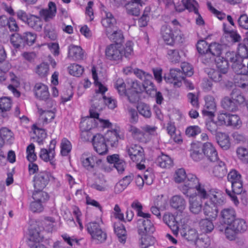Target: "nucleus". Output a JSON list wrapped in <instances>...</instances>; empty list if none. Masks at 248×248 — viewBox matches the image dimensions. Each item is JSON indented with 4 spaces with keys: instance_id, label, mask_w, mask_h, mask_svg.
Here are the masks:
<instances>
[{
    "instance_id": "nucleus-1",
    "label": "nucleus",
    "mask_w": 248,
    "mask_h": 248,
    "mask_svg": "<svg viewBox=\"0 0 248 248\" xmlns=\"http://www.w3.org/2000/svg\"><path fill=\"white\" fill-rule=\"evenodd\" d=\"M46 173L41 172L34 178V186L35 189L32 195V198L34 200L30 204V209L33 213H40L44 209L42 204L45 201V196H46V193L43 192L42 190L46 186Z\"/></svg>"
},
{
    "instance_id": "nucleus-2",
    "label": "nucleus",
    "mask_w": 248,
    "mask_h": 248,
    "mask_svg": "<svg viewBox=\"0 0 248 248\" xmlns=\"http://www.w3.org/2000/svg\"><path fill=\"white\" fill-rule=\"evenodd\" d=\"M133 53V43L131 41L127 42L125 47H123L119 44H111L106 48V58L111 61H119L123 57L129 58Z\"/></svg>"
},
{
    "instance_id": "nucleus-3",
    "label": "nucleus",
    "mask_w": 248,
    "mask_h": 248,
    "mask_svg": "<svg viewBox=\"0 0 248 248\" xmlns=\"http://www.w3.org/2000/svg\"><path fill=\"white\" fill-rule=\"evenodd\" d=\"M246 99L237 89H234L230 93V97L225 96L221 101L222 107L229 111L235 112L238 110L240 105L245 102Z\"/></svg>"
},
{
    "instance_id": "nucleus-4",
    "label": "nucleus",
    "mask_w": 248,
    "mask_h": 248,
    "mask_svg": "<svg viewBox=\"0 0 248 248\" xmlns=\"http://www.w3.org/2000/svg\"><path fill=\"white\" fill-rule=\"evenodd\" d=\"M36 38V35L31 32L15 33L11 35L10 42L15 48L20 49L26 45L32 46L34 43Z\"/></svg>"
},
{
    "instance_id": "nucleus-5",
    "label": "nucleus",
    "mask_w": 248,
    "mask_h": 248,
    "mask_svg": "<svg viewBox=\"0 0 248 248\" xmlns=\"http://www.w3.org/2000/svg\"><path fill=\"white\" fill-rule=\"evenodd\" d=\"M36 38V35L31 32L15 33L11 35L10 42L15 48L20 49L26 45L32 46L34 43Z\"/></svg>"
},
{
    "instance_id": "nucleus-6",
    "label": "nucleus",
    "mask_w": 248,
    "mask_h": 248,
    "mask_svg": "<svg viewBox=\"0 0 248 248\" xmlns=\"http://www.w3.org/2000/svg\"><path fill=\"white\" fill-rule=\"evenodd\" d=\"M46 233L45 229L39 225L31 226L29 230V246L31 248H46L45 245L41 244Z\"/></svg>"
},
{
    "instance_id": "nucleus-7",
    "label": "nucleus",
    "mask_w": 248,
    "mask_h": 248,
    "mask_svg": "<svg viewBox=\"0 0 248 248\" xmlns=\"http://www.w3.org/2000/svg\"><path fill=\"white\" fill-rule=\"evenodd\" d=\"M238 54L234 51H228L225 53L224 59L232 63L237 60L238 57H242L248 58V31L246 33V37L243 42L239 44L238 48Z\"/></svg>"
},
{
    "instance_id": "nucleus-8",
    "label": "nucleus",
    "mask_w": 248,
    "mask_h": 248,
    "mask_svg": "<svg viewBox=\"0 0 248 248\" xmlns=\"http://www.w3.org/2000/svg\"><path fill=\"white\" fill-rule=\"evenodd\" d=\"M88 232L93 239L97 241L98 243H102L107 239V234L103 232L98 223L94 221L88 223L86 225Z\"/></svg>"
},
{
    "instance_id": "nucleus-9",
    "label": "nucleus",
    "mask_w": 248,
    "mask_h": 248,
    "mask_svg": "<svg viewBox=\"0 0 248 248\" xmlns=\"http://www.w3.org/2000/svg\"><path fill=\"white\" fill-rule=\"evenodd\" d=\"M200 183L199 179L195 175L189 173L186 175L184 184L180 185L179 188L184 194L188 196L191 194L189 191L194 189Z\"/></svg>"
},
{
    "instance_id": "nucleus-10",
    "label": "nucleus",
    "mask_w": 248,
    "mask_h": 248,
    "mask_svg": "<svg viewBox=\"0 0 248 248\" xmlns=\"http://www.w3.org/2000/svg\"><path fill=\"white\" fill-rule=\"evenodd\" d=\"M80 161L83 167L89 171L96 170L102 161L101 159H97L95 156L85 153L81 155Z\"/></svg>"
},
{
    "instance_id": "nucleus-11",
    "label": "nucleus",
    "mask_w": 248,
    "mask_h": 248,
    "mask_svg": "<svg viewBox=\"0 0 248 248\" xmlns=\"http://www.w3.org/2000/svg\"><path fill=\"white\" fill-rule=\"evenodd\" d=\"M92 107L90 110V114L92 117L98 119L99 112L103 109L104 106V99L102 94H97L92 100Z\"/></svg>"
},
{
    "instance_id": "nucleus-12",
    "label": "nucleus",
    "mask_w": 248,
    "mask_h": 248,
    "mask_svg": "<svg viewBox=\"0 0 248 248\" xmlns=\"http://www.w3.org/2000/svg\"><path fill=\"white\" fill-rule=\"evenodd\" d=\"M164 78L167 82L173 83L174 86L180 87L182 81L185 79L184 73L179 69H171L170 74L164 76Z\"/></svg>"
},
{
    "instance_id": "nucleus-13",
    "label": "nucleus",
    "mask_w": 248,
    "mask_h": 248,
    "mask_svg": "<svg viewBox=\"0 0 248 248\" xmlns=\"http://www.w3.org/2000/svg\"><path fill=\"white\" fill-rule=\"evenodd\" d=\"M92 142L94 150L99 155H103L107 154V146L105 139L102 135L97 134L93 136Z\"/></svg>"
},
{
    "instance_id": "nucleus-14",
    "label": "nucleus",
    "mask_w": 248,
    "mask_h": 248,
    "mask_svg": "<svg viewBox=\"0 0 248 248\" xmlns=\"http://www.w3.org/2000/svg\"><path fill=\"white\" fill-rule=\"evenodd\" d=\"M126 151L133 161L141 162L144 159V150L140 145H132L130 147L126 148Z\"/></svg>"
},
{
    "instance_id": "nucleus-15",
    "label": "nucleus",
    "mask_w": 248,
    "mask_h": 248,
    "mask_svg": "<svg viewBox=\"0 0 248 248\" xmlns=\"http://www.w3.org/2000/svg\"><path fill=\"white\" fill-rule=\"evenodd\" d=\"M177 32L173 31L171 28L167 25H164L161 28V34L167 44L173 45L177 37Z\"/></svg>"
},
{
    "instance_id": "nucleus-16",
    "label": "nucleus",
    "mask_w": 248,
    "mask_h": 248,
    "mask_svg": "<svg viewBox=\"0 0 248 248\" xmlns=\"http://www.w3.org/2000/svg\"><path fill=\"white\" fill-rule=\"evenodd\" d=\"M232 190L226 188V192L231 198L235 205L239 203V201L235 195L240 194L243 191V184L242 180L231 185Z\"/></svg>"
},
{
    "instance_id": "nucleus-17",
    "label": "nucleus",
    "mask_w": 248,
    "mask_h": 248,
    "mask_svg": "<svg viewBox=\"0 0 248 248\" xmlns=\"http://www.w3.org/2000/svg\"><path fill=\"white\" fill-rule=\"evenodd\" d=\"M139 233L140 235L152 233L155 229L153 223L149 219H140L138 220Z\"/></svg>"
},
{
    "instance_id": "nucleus-18",
    "label": "nucleus",
    "mask_w": 248,
    "mask_h": 248,
    "mask_svg": "<svg viewBox=\"0 0 248 248\" xmlns=\"http://www.w3.org/2000/svg\"><path fill=\"white\" fill-rule=\"evenodd\" d=\"M203 145L202 142L193 143L191 144L190 150V156L196 162L202 160L203 157Z\"/></svg>"
},
{
    "instance_id": "nucleus-19",
    "label": "nucleus",
    "mask_w": 248,
    "mask_h": 248,
    "mask_svg": "<svg viewBox=\"0 0 248 248\" xmlns=\"http://www.w3.org/2000/svg\"><path fill=\"white\" fill-rule=\"evenodd\" d=\"M182 5H175V9L179 12H181L186 9L189 12H194L195 14H199L198 9L196 7L198 3L195 0H182Z\"/></svg>"
},
{
    "instance_id": "nucleus-20",
    "label": "nucleus",
    "mask_w": 248,
    "mask_h": 248,
    "mask_svg": "<svg viewBox=\"0 0 248 248\" xmlns=\"http://www.w3.org/2000/svg\"><path fill=\"white\" fill-rule=\"evenodd\" d=\"M202 202L196 196H190L189 199V209L193 214H199L202 212Z\"/></svg>"
},
{
    "instance_id": "nucleus-21",
    "label": "nucleus",
    "mask_w": 248,
    "mask_h": 248,
    "mask_svg": "<svg viewBox=\"0 0 248 248\" xmlns=\"http://www.w3.org/2000/svg\"><path fill=\"white\" fill-rule=\"evenodd\" d=\"M203 155L206 156L208 159L211 162H215L217 160L218 156L216 150L210 142H206L202 144Z\"/></svg>"
},
{
    "instance_id": "nucleus-22",
    "label": "nucleus",
    "mask_w": 248,
    "mask_h": 248,
    "mask_svg": "<svg viewBox=\"0 0 248 248\" xmlns=\"http://www.w3.org/2000/svg\"><path fill=\"white\" fill-rule=\"evenodd\" d=\"M102 24L106 28V32L116 29L117 21L111 13L106 12V17L102 20Z\"/></svg>"
},
{
    "instance_id": "nucleus-23",
    "label": "nucleus",
    "mask_w": 248,
    "mask_h": 248,
    "mask_svg": "<svg viewBox=\"0 0 248 248\" xmlns=\"http://www.w3.org/2000/svg\"><path fill=\"white\" fill-rule=\"evenodd\" d=\"M235 212L233 208L224 209L221 212V221L229 225L235 219Z\"/></svg>"
},
{
    "instance_id": "nucleus-24",
    "label": "nucleus",
    "mask_w": 248,
    "mask_h": 248,
    "mask_svg": "<svg viewBox=\"0 0 248 248\" xmlns=\"http://www.w3.org/2000/svg\"><path fill=\"white\" fill-rule=\"evenodd\" d=\"M82 49L78 46L70 45L68 48V57L73 60L78 61L83 59Z\"/></svg>"
},
{
    "instance_id": "nucleus-25",
    "label": "nucleus",
    "mask_w": 248,
    "mask_h": 248,
    "mask_svg": "<svg viewBox=\"0 0 248 248\" xmlns=\"http://www.w3.org/2000/svg\"><path fill=\"white\" fill-rule=\"evenodd\" d=\"M163 220L171 230L173 234L177 235L179 231V224L174 216L169 214H165L163 216Z\"/></svg>"
},
{
    "instance_id": "nucleus-26",
    "label": "nucleus",
    "mask_w": 248,
    "mask_h": 248,
    "mask_svg": "<svg viewBox=\"0 0 248 248\" xmlns=\"http://www.w3.org/2000/svg\"><path fill=\"white\" fill-rule=\"evenodd\" d=\"M106 34L110 40L115 43V44L121 45L124 39L122 31L119 30L118 27L110 30L109 33L106 32Z\"/></svg>"
},
{
    "instance_id": "nucleus-27",
    "label": "nucleus",
    "mask_w": 248,
    "mask_h": 248,
    "mask_svg": "<svg viewBox=\"0 0 248 248\" xmlns=\"http://www.w3.org/2000/svg\"><path fill=\"white\" fill-rule=\"evenodd\" d=\"M27 24L34 30L40 31L43 28V21L40 17L31 15L29 16Z\"/></svg>"
},
{
    "instance_id": "nucleus-28",
    "label": "nucleus",
    "mask_w": 248,
    "mask_h": 248,
    "mask_svg": "<svg viewBox=\"0 0 248 248\" xmlns=\"http://www.w3.org/2000/svg\"><path fill=\"white\" fill-rule=\"evenodd\" d=\"M141 0H131V3H129L126 7V11L128 14L138 16L140 13L139 5H142Z\"/></svg>"
},
{
    "instance_id": "nucleus-29",
    "label": "nucleus",
    "mask_w": 248,
    "mask_h": 248,
    "mask_svg": "<svg viewBox=\"0 0 248 248\" xmlns=\"http://www.w3.org/2000/svg\"><path fill=\"white\" fill-rule=\"evenodd\" d=\"M171 206L180 211L185 209L186 202L185 199L180 195H175L170 200Z\"/></svg>"
},
{
    "instance_id": "nucleus-30",
    "label": "nucleus",
    "mask_w": 248,
    "mask_h": 248,
    "mask_svg": "<svg viewBox=\"0 0 248 248\" xmlns=\"http://www.w3.org/2000/svg\"><path fill=\"white\" fill-rule=\"evenodd\" d=\"M243 58H244L241 56L238 57L237 60L232 63V69L237 75H241L248 73V71H246V66L242 62Z\"/></svg>"
},
{
    "instance_id": "nucleus-31",
    "label": "nucleus",
    "mask_w": 248,
    "mask_h": 248,
    "mask_svg": "<svg viewBox=\"0 0 248 248\" xmlns=\"http://www.w3.org/2000/svg\"><path fill=\"white\" fill-rule=\"evenodd\" d=\"M217 140L218 145L224 150L229 149L231 146L229 137L228 135L223 133H218L217 136Z\"/></svg>"
},
{
    "instance_id": "nucleus-32",
    "label": "nucleus",
    "mask_w": 248,
    "mask_h": 248,
    "mask_svg": "<svg viewBox=\"0 0 248 248\" xmlns=\"http://www.w3.org/2000/svg\"><path fill=\"white\" fill-rule=\"evenodd\" d=\"M114 230L119 242L124 244L126 241V231L124 226L120 222L115 223L114 224Z\"/></svg>"
},
{
    "instance_id": "nucleus-33",
    "label": "nucleus",
    "mask_w": 248,
    "mask_h": 248,
    "mask_svg": "<svg viewBox=\"0 0 248 248\" xmlns=\"http://www.w3.org/2000/svg\"><path fill=\"white\" fill-rule=\"evenodd\" d=\"M217 68L223 74H226L228 71L229 65L227 60H225L224 58L222 57H216L215 59Z\"/></svg>"
},
{
    "instance_id": "nucleus-34",
    "label": "nucleus",
    "mask_w": 248,
    "mask_h": 248,
    "mask_svg": "<svg viewBox=\"0 0 248 248\" xmlns=\"http://www.w3.org/2000/svg\"><path fill=\"white\" fill-rule=\"evenodd\" d=\"M32 129L33 133L37 136V141L39 144H43L46 137V133L44 129L39 128L36 124H33L32 126Z\"/></svg>"
},
{
    "instance_id": "nucleus-35",
    "label": "nucleus",
    "mask_w": 248,
    "mask_h": 248,
    "mask_svg": "<svg viewBox=\"0 0 248 248\" xmlns=\"http://www.w3.org/2000/svg\"><path fill=\"white\" fill-rule=\"evenodd\" d=\"M199 225L201 231L204 233L210 232L214 228V226L212 220L208 218L201 219L199 221Z\"/></svg>"
},
{
    "instance_id": "nucleus-36",
    "label": "nucleus",
    "mask_w": 248,
    "mask_h": 248,
    "mask_svg": "<svg viewBox=\"0 0 248 248\" xmlns=\"http://www.w3.org/2000/svg\"><path fill=\"white\" fill-rule=\"evenodd\" d=\"M204 214L211 219H216L217 216L218 209L214 204H206L203 209Z\"/></svg>"
},
{
    "instance_id": "nucleus-37",
    "label": "nucleus",
    "mask_w": 248,
    "mask_h": 248,
    "mask_svg": "<svg viewBox=\"0 0 248 248\" xmlns=\"http://www.w3.org/2000/svg\"><path fill=\"white\" fill-rule=\"evenodd\" d=\"M93 118H94L92 117L90 115V117H87L80 123V126L84 130L83 133H85L88 134L89 130L95 127L96 123L95 120Z\"/></svg>"
},
{
    "instance_id": "nucleus-38",
    "label": "nucleus",
    "mask_w": 248,
    "mask_h": 248,
    "mask_svg": "<svg viewBox=\"0 0 248 248\" xmlns=\"http://www.w3.org/2000/svg\"><path fill=\"white\" fill-rule=\"evenodd\" d=\"M35 94L40 100H46V86L41 83H37L35 86Z\"/></svg>"
},
{
    "instance_id": "nucleus-39",
    "label": "nucleus",
    "mask_w": 248,
    "mask_h": 248,
    "mask_svg": "<svg viewBox=\"0 0 248 248\" xmlns=\"http://www.w3.org/2000/svg\"><path fill=\"white\" fill-rule=\"evenodd\" d=\"M233 229H234L239 233L243 232L246 231L247 226L244 220L240 218H235L230 224Z\"/></svg>"
},
{
    "instance_id": "nucleus-40",
    "label": "nucleus",
    "mask_w": 248,
    "mask_h": 248,
    "mask_svg": "<svg viewBox=\"0 0 248 248\" xmlns=\"http://www.w3.org/2000/svg\"><path fill=\"white\" fill-rule=\"evenodd\" d=\"M156 162L160 167L163 168H170L172 164L171 158L168 155L164 154L157 158Z\"/></svg>"
},
{
    "instance_id": "nucleus-41",
    "label": "nucleus",
    "mask_w": 248,
    "mask_h": 248,
    "mask_svg": "<svg viewBox=\"0 0 248 248\" xmlns=\"http://www.w3.org/2000/svg\"><path fill=\"white\" fill-rule=\"evenodd\" d=\"M137 108L139 113L144 117L149 118L151 116V108L147 104L142 102L139 103Z\"/></svg>"
},
{
    "instance_id": "nucleus-42",
    "label": "nucleus",
    "mask_w": 248,
    "mask_h": 248,
    "mask_svg": "<svg viewBox=\"0 0 248 248\" xmlns=\"http://www.w3.org/2000/svg\"><path fill=\"white\" fill-rule=\"evenodd\" d=\"M204 108L202 110V113L204 115L209 116L210 117L214 116V110L216 106L215 102L212 100L209 101L206 100Z\"/></svg>"
},
{
    "instance_id": "nucleus-43",
    "label": "nucleus",
    "mask_w": 248,
    "mask_h": 248,
    "mask_svg": "<svg viewBox=\"0 0 248 248\" xmlns=\"http://www.w3.org/2000/svg\"><path fill=\"white\" fill-rule=\"evenodd\" d=\"M237 156L243 163H248V148L244 146L238 147L236 151Z\"/></svg>"
},
{
    "instance_id": "nucleus-44",
    "label": "nucleus",
    "mask_w": 248,
    "mask_h": 248,
    "mask_svg": "<svg viewBox=\"0 0 248 248\" xmlns=\"http://www.w3.org/2000/svg\"><path fill=\"white\" fill-rule=\"evenodd\" d=\"M129 90L140 93L143 91H145L147 94L151 95V93L150 92V87L146 86L145 84H142L141 85L140 83L137 82V81L132 82L131 88L129 89Z\"/></svg>"
},
{
    "instance_id": "nucleus-45",
    "label": "nucleus",
    "mask_w": 248,
    "mask_h": 248,
    "mask_svg": "<svg viewBox=\"0 0 248 248\" xmlns=\"http://www.w3.org/2000/svg\"><path fill=\"white\" fill-rule=\"evenodd\" d=\"M226 172L225 164L222 161H219L214 168L213 173L216 177L222 178L225 175Z\"/></svg>"
},
{
    "instance_id": "nucleus-46",
    "label": "nucleus",
    "mask_w": 248,
    "mask_h": 248,
    "mask_svg": "<svg viewBox=\"0 0 248 248\" xmlns=\"http://www.w3.org/2000/svg\"><path fill=\"white\" fill-rule=\"evenodd\" d=\"M61 153L63 156H66L71 152L72 146L70 142L65 138L62 140Z\"/></svg>"
},
{
    "instance_id": "nucleus-47",
    "label": "nucleus",
    "mask_w": 248,
    "mask_h": 248,
    "mask_svg": "<svg viewBox=\"0 0 248 248\" xmlns=\"http://www.w3.org/2000/svg\"><path fill=\"white\" fill-rule=\"evenodd\" d=\"M69 73L70 75L76 77H79L83 72L84 69L77 64H72L68 67Z\"/></svg>"
},
{
    "instance_id": "nucleus-48",
    "label": "nucleus",
    "mask_w": 248,
    "mask_h": 248,
    "mask_svg": "<svg viewBox=\"0 0 248 248\" xmlns=\"http://www.w3.org/2000/svg\"><path fill=\"white\" fill-rule=\"evenodd\" d=\"M196 190V196L200 199H206L209 198L210 194H209L207 191L204 188L203 185L200 183L195 188Z\"/></svg>"
},
{
    "instance_id": "nucleus-49",
    "label": "nucleus",
    "mask_w": 248,
    "mask_h": 248,
    "mask_svg": "<svg viewBox=\"0 0 248 248\" xmlns=\"http://www.w3.org/2000/svg\"><path fill=\"white\" fill-rule=\"evenodd\" d=\"M181 235L182 237L188 241H194L197 238V234L194 229L188 230L186 232L185 231H181Z\"/></svg>"
},
{
    "instance_id": "nucleus-50",
    "label": "nucleus",
    "mask_w": 248,
    "mask_h": 248,
    "mask_svg": "<svg viewBox=\"0 0 248 248\" xmlns=\"http://www.w3.org/2000/svg\"><path fill=\"white\" fill-rule=\"evenodd\" d=\"M209 52L213 57H219L221 54L222 46L216 43L211 44L209 45Z\"/></svg>"
},
{
    "instance_id": "nucleus-51",
    "label": "nucleus",
    "mask_w": 248,
    "mask_h": 248,
    "mask_svg": "<svg viewBox=\"0 0 248 248\" xmlns=\"http://www.w3.org/2000/svg\"><path fill=\"white\" fill-rule=\"evenodd\" d=\"M12 106V101L10 98L3 97L0 98V110L1 112L9 111Z\"/></svg>"
},
{
    "instance_id": "nucleus-52",
    "label": "nucleus",
    "mask_w": 248,
    "mask_h": 248,
    "mask_svg": "<svg viewBox=\"0 0 248 248\" xmlns=\"http://www.w3.org/2000/svg\"><path fill=\"white\" fill-rule=\"evenodd\" d=\"M0 136L5 141L10 143L13 139V133L11 130L2 127L0 130Z\"/></svg>"
},
{
    "instance_id": "nucleus-53",
    "label": "nucleus",
    "mask_w": 248,
    "mask_h": 248,
    "mask_svg": "<svg viewBox=\"0 0 248 248\" xmlns=\"http://www.w3.org/2000/svg\"><path fill=\"white\" fill-rule=\"evenodd\" d=\"M35 146L34 144L31 143L26 149L27 158L30 162H33L37 158L34 153Z\"/></svg>"
},
{
    "instance_id": "nucleus-54",
    "label": "nucleus",
    "mask_w": 248,
    "mask_h": 248,
    "mask_svg": "<svg viewBox=\"0 0 248 248\" xmlns=\"http://www.w3.org/2000/svg\"><path fill=\"white\" fill-rule=\"evenodd\" d=\"M239 233L234 229L232 228L230 225H227L225 228V234L226 238L230 240H234L237 237V235Z\"/></svg>"
},
{
    "instance_id": "nucleus-55",
    "label": "nucleus",
    "mask_w": 248,
    "mask_h": 248,
    "mask_svg": "<svg viewBox=\"0 0 248 248\" xmlns=\"http://www.w3.org/2000/svg\"><path fill=\"white\" fill-rule=\"evenodd\" d=\"M140 246L141 248H147L154 243V238L146 234L141 235Z\"/></svg>"
},
{
    "instance_id": "nucleus-56",
    "label": "nucleus",
    "mask_w": 248,
    "mask_h": 248,
    "mask_svg": "<svg viewBox=\"0 0 248 248\" xmlns=\"http://www.w3.org/2000/svg\"><path fill=\"white\" fill-rule=\"evenodd\" d=\"M228 181L232 184L240 181L242 180L241 174L236 170H232L228 174Z\"/></svg>"
},
{
    "instance_id": "nucleus-57",
    "label": "nucleus",
    "mask_w": 248,
    "mask_h": 248,
    "mask_svg": "<svg viewBox=\"0 0 248 248\" xmlns=\"http://www.w3.org/2000/svg\"><path fill=\"white\" fill-rule=\"evenodd\" d=\"M57 8L55 3L50 1L47 7V22L50 19H53L56 16Z\"/></svg>"
},
{
    "instance_id": "nucleus-58",
    "label": "nucleus",
    "mask_w": 248,
    "mask_h": 248,
    "mask_svg": "<svg viewBox=\"0 0 248 248\" xmlns=\"http://www.w3.org/2000/svg\"><path fill=\"white\" fill-rule=\"evenodd\" d=\"M140 93L128 89L125 96H127L128 100L131 103H135L139 101L140 99Z\"/></svg>"
},
{
    "instance_id": "nucleus-59",
    "label": "nucleus",
    "mask_w": 248,
    "mask_h": 248,
    "mask_svg": "<svg viewBox=\"0 0 248 248\" xmlns=\"http://www.w3.org/2000/svg\"><path fill=\"white\" fill-rule=\"evenodd\" d=\"M201 132L200 128L197 125L188 126L186 130V134L189 137H194Z\"/></svg>"
},
{
    "instance_id": "nucleus-60",
    "label": "nucleus",
    "mask_w": 248,
    "mask_h": 248,
    "mask_svg": "<svg viewBox=\"0 0 248 248\" xmlns=\"http://www.w3.org/2000/svg\"><path fill=\"white\" fill-rule=\"evenodd\" d=\"M167 54L169 56V59L171 62L177 63L179 62L181 57L177 49L168 50Z\"/></svg>"
},
{
    "instance_id": "nucleus-61",
    "label": "nucleus",
    "mask_w": 248,
    "mask_h": 248,
    "mask_svg": "<svg viewBox=\"0 0 248 248\" xmlns=\"http://www.w3.org/2000/svg\"><path fill=\"white\" fill-rule=\"evenodd\" d=\"M209 46L207 43L204 40H200L198 42L197 44V49L198 52L201 54H204L209 51Z\"/></svg>"
},
{
    "instance_id": "nucleus-62",
    "label": "nucleus",
    "mask_w": 248,
    "mask_h": 248,
    "mask_svg": "<svg viewBox=\"0 0 248 248\" xmlns=\"http://www.w3.org/2000/svg\"><path fill=\"white\" fill-rule=\"evenodd\" d=\"M186 178V175L184 169H180L176 171L174 177L175 182L180 183L183 181H185Z\"/></svg>"
},
{
    "instance_id": "nucleus-63",
    "label": "nucleus",
    "mask_w": 248,
    "mask_h": 248,
    "mask_svg": "<svg viewBox=\"0 0 248 248\" xmlns=\"http://www.w3.org/2000/svg\"><path fill=\"white\" fill-rule=\"evenodd\" d=\"M209 75L210 78L215 82H220L223 79V74L219 70H211Z\"/></svg>"
},
{
    "instance_id": "nucleus-64",
    "label": "nucleus",
    "mask_w": 248,
    "mask_h": 248,
    "mask_svg": "<svg viewBox=\"0 0 248 248\" xmlns=\"http://www.w3.org/2000/svg\"><path fill=\"white\" fill-rule=\"evenodd\" d=\"M239 26L246 30H248V16L246 14H242L237 20Z\"/></svg>"
}]
</instances>
